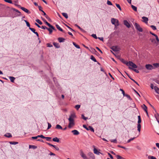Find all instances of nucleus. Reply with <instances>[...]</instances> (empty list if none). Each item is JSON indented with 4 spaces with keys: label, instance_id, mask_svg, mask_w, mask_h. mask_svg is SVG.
I'll use <instances>...</instances> for the list:
<instances>
[{
    "label": "nucleus",
    "instance_id": "37",
    "mask_svg": "<svg viewBox=\"0 0 159 159\" xmlns=\"http://www.w3.org/2000/svg\"><path fill=\"white\" fill-rule=\"evenodd\" d=\"M111 49L113 51H117V48H116V47H112L111 48Z\"/></svg>",
    "mask_w": 159,
    "mask_h": 159
},
{
    "label": "nucleus",
    "instance_id": "45",
    "mask_svg": "<svg viewBox=\"0 0 159 159\" xmlns=\"http://www.w3.org/2000/svg\"><path fill=\"white\" fill-rule=\"evenodd\" d=\"M91 36L94 38L95 39H97L98 38L96 35V34H92Z\"/></svg>",
    "mask_w": 159,
    "mask_h": 159
},
{
    "label": "nucleus",
    "instance_id": "28",
    "mask_svg": "<svg viewBox=\"0 0 159 159\" xmlns=\"http://www.w3.org/2000/svg\"><path fill=\"white\" fill-rule=\"evenodd\" d=\"M47 29L49 31V34H52V30H53V29L50 27L49 28H47Z\"/></svg>",
    "mask_w": 159,
    "mask_h": 159
},
{
    "label": "nucleus",
    "instance_id": "56",
    "mask_svg": "<svg viewBox=\"0 0 159 159\" xmlns=\"http://www.w3.org/2000/svg\"><path fill=\"white\" fill-rule=\"evenodd\" d=\"M46 143L50 146L53 147H54V145L51 144L47 142Z\"/></svg>",
    "mask_w": 159,
    "mask_h": 159
},
{
    "label": "nucleus",
    "instance_id": "22",
    "mask_svg": "<svg viewBox=\"0 0 159 159\" xmlns=\"http://www.w3.org/2000/svg\"><path fill=\"white\" fill-rule=\"evenodd\" d=\"M56 27L60 31L64 32L63 30L60 27V26L58 25H56Z\"/></svg>",
    "mask_w": 159,
    "mask_h": 159
},
{
    "label": "nucleus",
    "instance_id": "1",
    "mask_svg": "<svg viewBox=\"0 0 159 159\" xmlns=\"http://www.w3.org/2000/svg\"><path fill=\"white\" fill-rule=\"evenodd\" d=\"M125 63L127 66H129V69L133 70L137 73H139V71L138 70L134 69L137 68V66L135 64L133 63L132 61H129V62H128L126 61H125Z\"/></svg>",
    "mask_w": 159,
    "mask_h": 159
},
{
    "label": "nucleus",
    "instance_id": "17",
    "mask_svg": "<svg viewBox=\"0 0 159 159\" xmlns=\"http://www.w3.org/2000/svg\"><path fill=\"white\" fill-rule=\"evenodd\" d=\"M53 44L54 45V46L57 48H59L60 47L59 44L58 43L54 42L53 43Z\"/></svg>",
    "mask_w": 159,
    "mask_h": 159
},
{
    "label": "nucleus",
    "instance_id": "12",
    "mask_svg": "<svg viewBox=\"0 0 159 159\" xmlns=\"http://www.w3.org/2000/svg\"><path fill=\"white\" fill-rule=\"evenodd\" d=\"M141 107L144 110V111L146 112L147 115H148V113L147 111V106L144 104L141 106Z\"/></svg>",
    "mask_w": 159,
    "mask_h": 159
},
{
    "label": "nucleus",
    "instance_id": "23",
    "mask_svg": "<svg viewBox=\"0 0 159 159\" xmlns=\"http://www.w3.org/2000/svg\"><path fill=\"white\" fill-rule=\"evenodd\" d=\"M141 125L140 124H138L137 128L138 131L139 132L141 130Z\"/></svg>",
    "mask_w": 159,
    "mask_h": 159
},
{
    "label": "nucleus",
    "instance_id": "19",
    "mask_svg": "<svg viewBox=\"0 0 159 159\" xmlns=\"http://www.w3.org/2000/svg\"><path fill=\"white\" fill-rule=\"evenodd\" d=\"M87 130H90L93 132H94V130L93 128L91 126H89L87 128Z\"/></svg>",
    "mask_w": 159,
    "mask_h": 159
},
{
    "label": "nucleus",
    "instance_id": "21",
    "mask_svg": "<svg viewBox=\"0 0 159 159\" xmlns=\"http://www.w3.org/2000/svg\"><path fill=\"white\" fill-rule=\"evenodd\" d=\"M9 78L12 82H14L15 78L12 76H9Z\"/></svg>",
    "mask_w": 159,
    "mask_h": 159
},
{
    "label": "nucleus",
    "instance_id": "13",
    "mask_svg": "<svg viewBox=\"0 0 159 159\" xmlns=\"http://www.w3.org/2000/svg\"><path fill=\"white\" fill-rule=\"evenodd\" d=\"M142 19H143L142 21L143 22H144L146 24L148 23V18L146 17L145 16H143V17H142Z\"/></svg>",
    "mask_w": 159,
    "mask_h": 159
},
{
    "label": "nucleus",
    "instance_id": "46",
    "mask_svg": "<svg viewBox=\"0 0 159 159\" xmlns=\"http://www.w3.org/2000/svg\"><path fill=\"white\" fill-rule=\"evenodd\" d=\"M45 139H46V140L48 141H50L51 139V138L50 137H46Z\"/></svg>",
    "mask_w": 159,
    "mask_h": 159
},
{
    "label": "nucleus",
    "instance_id": "52",
    "mask_svg": "<svg viewBox=\"0 0 159 159\" xmlns=\"http://www.w3.org/2000/svg\"><path fill=\"white\" fill-rule=\"evenodd\" d=\"M5 1L6 2H8L10 3H12V1L11 0H5Z\"/></svg>",
    "mask_w": 159,
    "mask_h": 159
},
{
    "label": "nucleus",
    "instance_id": "8",
    "mask_svg": "<svg viewBox=\"0 0 159 159\" xmlns=\"http://www.w3.org/2000/svg\"><path fill=\"white\" fill-rule=\"evenodd\" d=\"M88 155L90 159H95L94 155L92 152H89L88 153Z\"/></svg>",
    "mask_w": 159,
    "mask_h": 159
},
{
    "label": "nucleus",
    "instance_id": "44",
    "mask_svg": "<svg viewBox=\"0 0 159 159\" xmlns=\"http://www.w3.org/2000/svg\"><path fill=\"white\" fill-rule=\"evenodd\" d=\"M82 118L84 120H86L88 119V118L85 117L83 114L82 115Z\"/></svg>",
    "mask_w": 159,
    "mask_h": 159
},
{
    "label": "nucleus",
    "instance_id": "63",
    "mask_svg": "<svg viewBox=\"0 0 159 159\" xmlns=\"http://www.w3.org/2000/svg\"><path fill=\"white\" fill-rule=\"evenodd\" d=\"M108 154L109 155V156L111 158V159L113 158V156L110 153H108Z\"/></svg>",
    "mask_w": 159,
    "mask_h": 159
},
{
    "label": "nucleus",
    "instance_id": "64",
    "mask_svg": "<svg viewBox=\"0 0 159 159\" xmlns=\"http://www.w3.org/2000/svg\"><path fill=\"white\" fill-rule=\"evenodd\" d=\"M117 159H120V158L122 159V157H121V156H120L119 155H117Z\"/></svg>",
    "mask_w": 159,
    "mask_h": 159
},
{
    "label": "nucleus",
    "instance_id": "31",
    "mask_svg": "<svg viewBox=\"0 0 159 159\" xmlns=\"http://www.w3.org/2000/svg\"><path fill=\"white\" fill-rule=\"evenodd\" d=\"M62 15L65 17L66 19L68 18V16L66 13H62Z\"/></svg>",
    "mask_w": 159,
    "mask_h": 159
},
{
    "label": "nucleus",
    "instance_id": "34",
    "mask_svg": "<svg viewBox=\"0 0 159 159\" xmlns=\"http://www.w3.org/2000/svg\"><path fill=\"white\" fill-rule=\"evenodd\" d=\"M9 143L10 144L13 145H16L18 143V142H10Z\"/></svg>",
    "mask_w": 159,
    "mask_h": 159
},
{
    "label": "nucleus",
    "instance_id": "48",
    "mask_svg": "<svg viewBox=\"0 0 159 159\" xmlns=\"http://www.w3.org/2000/svg\"><path fill=\"white\" fill-rule=\"evenodd\" d=\"M135 139V138L134 137V138H131L130 139H129L128 141H127V143H129V142H130L131 141H132V140H133L134 139Z\"/></svg>",
    "mask_w": 159,
    "mask_h": 159
},
{
    "label": "nucleus",
    "instance_id": "16",
    "mask_svg": "<svg viewBox=\"0 0 159 159\" xmlns=\"http://www.w3.org/2000/svg\"><path fill=\"white\" fill-rule=\"evenodd\" d=\"M4 136L7 138H11L12 137V135L10 133H7L4 135Z\"/></svg>",
    "mask_w": 159,
    "mask_h": 159
},
{
    "label": "nucleus",
    "instance_id": "54",
    "mask_svg": "<svg viewBox=\"0 0 159 159\" xmlns=\"http://www.w3.org/2000/svg\"><path fill=\"white\" fill-rule=\"evenodd\" d=\"M125 96L126 97L129 99H131V98L129 95H128V94H125Z\"/></svg>",
    "mask_w": 159,
    "mask_h": 159
},
{
    "label": "nucleus",
    "instance_id": "49",
    "mask_svg": "<svg viewBox=\"0 0 159 159\" xmlns=\"http://www.w3.org/2000/svg\"><path fill=\"white\" fill-rule=\"evenodd\" d=\"M116 7L118 8L120 10H121V8L120 5L119 4H116Z\"/></svg>",
    "mask_w": 159,
    "mask_h": 159
},
{
    "label": "nucleus",
    "instance_id": "59",
    "mask_svg": "<svg viewBox=\"0 0 159 159\" xmlns=\"http://www.w3.org/2000/svg\"><path fill=\"white\" fill-rule=\"evenodd\" d=\"M75 26L77 27L79 29H80V30H82V29H81L80 26H78L77 25V24H75Z\"/></svg>",
    "mask_w": 159,
    "mask_h": 159
},
{
    "label": "nucleus",
    "instance_id": "51",
    "mask_svg": "<svg viewBox=\"0 0 159 159\" xmlns=\"http://www.w3.org/2000/svg\"><path fill=\"white\" fill-rule=\"evenodd\" d=\"M48 127L47 129H49L51 127V125L50 123H48Z\"/></svg>",
    "mask_w": 159,
    "mask_h": 159
},
{
    "label": "nucleus",
    "instance_id": "47",
    "mask_svg": "<svg viewBox=\"0 0 159 159\" xmlns=\"http://www.w3.org/2000/svg\"><path fill=\"white\" fill-rule=\"evenodd\" d=\"M107 4L109 5H112V3L109 1L108 0L107 2Z\"/></svg>",
    "mask_w": 159,
    "mask_h": 159
},
{
    "label": "nucleus",
    "instance_id": "57",
    "mask_svg": "<svg viewBox=\"0 0 159 159\" xmlns=\"http://www.w3.org/2000/svg\"><path fill=\"white\" fill-rule=\"evenodd\" d=\"M57 150L58 151L59 149V148L57 146H56L55 145L54 146V147H53Z\"/></svg>",
    "mask_w": 159,
    "mask_h": 159
},
{
    "label": "nucleus",
    "instance_id": "3",
    "mask_svg": "<svg viewBox=\"0 0 159 159\" xmlns=\"http://www.w3.org/2000/svg\"><path fill=\"white\" fill-rule=\"evenodd\" d=\"M111 23L113 25H114L116 26H118L119 25V20L116 19L111 18Z\"/></svg>",
    "mask_w": 159,
    "mask_h": 159
},
{
    "label": "nucleus",
    "instance_id": "25",
    "mask_svg": "<svg viewBox=\"0 0 159 159\" xmlns=\"http://www.w3.org/2000/svg\"><path fill=\"white\" fill-rule=\"evenodd\" d=\"M56 128L57 129H62V127L59 125H57L56 127Z\"/></svg>",
    "mask_w": 159,
    "mask_h": 159
},
{
    "label": "nucleus",
    "instance_id": "58",
    "mask_svg": "<svg viewBox=\"0 0 159 159\" xmlns=\"http://www.w3.org/2000/svg\"><path fill=\"white\" fill-rule=\"evenodd\" d=\"M47 46L48 47H51L52 46V45L49 43L47 44Z\"/></svg>",
    "mask_w": 159,
    "mask_h": 159
},
{
    "label": "nucleus",
    "instance_id": "29",
    "mask_svg": "<svg viewBox=\"0 0 159 159\" xmlns=\"http://www.w3.org/2000/svg\"><path fill=\"white\" fill-rule=\"evenodd\" d=\"M138 124H140V123L141 122V120L140 116H138Z\"/></svg>",
    "mask_w": 159,
    "mask_h": 159
},
{
    "label": "nucleus",
    "instance_id": "43",
    "mask_svg": "<svg viewBox=\"0 0 159 159\" xmlns=\"http://www.w3.org/2000/svg\"><path fill=\"white\" fill-rule=\"evenodd\" d=\"M38 137H39V138H41L42 139H45V138H46V137L43 135H38Z\"/></svg>",
    "mask_w": 159,
    "mask_h": 159
},
{
    "label": "nucleus",
    "instance_id": "35",
    "mask_svg": "<svg viewBox=\"0 0 159 159\" xmlns=\"http://www.w3.org/2000/svg\"><path fill=\"white\" fill-rule=\"evenodd\" d=\"M24 21L26 23L27 26L29 28L30 27V25L29 22H28L26 20H24Z\"/></svg>",
    "mask_w": 159,
    "mask_h": 159
},
{
    "label": "nucleus",
    "instance_id": "39",
    "mask_svg": "<svg viewBox=\"0 0 159 159\" xmlns=\"http://www.w3.org/2000/svg\"><path fill=\"white\" fill-rule=\"evenodd\" d=\"M80 105H76L75 106V108L77 109V110H78L80 108Z\"/></svg>",
    "mask_w": 159,
    "mask_h": 159
},
{
    "label": "nucleus",
    "instance_id": "55",
    "mask_svg": "<svg viewBox=\"0 0 159 159\" xmlns=\"http://www.w3.org/2000/svg\"><path fill=\"white\" fill-rule=\"evenodd\" d=\"M38 138H39V137H38V135L36 136L32 137H31V139H37Z\"/></svg>",
    "mask_w": 159,
    "mask_h": 159
},
{
    "label": "nucleus",
    "instance_id": "6",
    "mask_svg": "<svg viewBox=\"0 0 159 159\" xmlns=\"http://www.w3.org/2000/svg\"><path fill=\"white\" fill-rule=\"evenodd\" d=\"M80 155L81 157L84 159H88L86 155L84 153L82 150L80 151Z\"/></svg>",
    "mask_w": 159,
    "mask_h": 159
},
{
    "label": "nucleus",
    "instance_id": "27",
    "mask_svg": "<svg viewBox=\"0 0 159 159\" xmlns=\"http://www.w3.org/2000/svg\"><path fill=\"white\" fill-rule=\"evenodd\" d=\"M90 58L91 59L93 60V61H94V62H97V60H96V59L93 56V55H91V57H90Z\"/></svg>",
    "mask_w": 159,
    "mask_h": 159
},
{
    "label": "nucleus",
    "instance_id": "7",
    "mask_svg": "<svg viewBox=\"0 0 159 159\" xmlns=\"http://www.w3.org/2000/svg\"><path fill=\"white\" fill-rule=\"evenodd\" d=\"M146 68L148 70H152L154 69L153 66L150 64H147L145 66Z\"/></svg>",
    "mask_w": 159,
    "mask_h": 159
},
{
    "label": "nucleus",
    "instance_id": "62",
    "mask_svg": "<svg viewBox=\"0 0 159 159\" xmlns=\"http://www.w3.org/2000/svg\"><path fill=\"white\" fill-rule=\"evenodd\" d=\"M96 48L98 49L100 52L102 53V51L98 47H96Z\"/></svg>",
    "mask_w": 159,
    "mask_h": 159
},
{
    "label": "nucleus",
    "instance_id": "26",
    "mask_svg": "<svg viewBox=\"0 0 159 159\" xmlns=\"http://www.w3.org/2000/svg\"><path fill=\"white\" fill-rule=\"evenodd\" d=\"M29 148H32L34 149H35L37 148V147L35 145H30Z\"/></svg>",
    "mask_w": 159,
    "mask_h": 159
},
{
    "label": "nucleus",
    "instance_id": "42",
    "mask_svg": "<svg viewBox=\"0 0 159 159\" xmlns=\"http://www.w3.org/2000/svg\"><path fill=\"white\" fill-rule=\"evenodd\" d=\"M29 29L34 33L35 32V30L34 28L30 27Z\"/></svg>",
    "mask_w": 159,
    "mask_h": 159
},
{
    "label": "nucleus",
    "instance_id": "5",
    "mask_svg": "<svg viewBox=\"0 0 159 159\" xmlns=\"http://www.w3.org/2000/svg\"><path fill=\"white\" fill-rule=\"evenodd\" d=\"M42 20L47 25H48L49 27L52 28L53 30H56V29L52 25L50 24L49 23H48L46 20L44 19H43Z\"/></svg>",
    "mask_w": 159,
    "mask_h": 159
},
{
    "label": "nucleus",
    "instance_id": "15",
    "mask_svg": "<svg viewBox=\"0 0 159 159\" xmlns=\"http://www.w3.org/2000/svg\"><path fill=\"white\" fill-rule=\"evenodd\" d=\"M58 41L60 43L63 42L65 41V39L61 37L58 38Z\"/></svg>",
    "mask_w": 159,
    "mask_h": 159
},
{
    "label": "nucleus",
    "instance_id": "32",
    "mask_svg": "<svg viewBox=\"0 0 159 159\" xmlns=\"http://www.w3.org/2000/svg\"><path fill=\"white\" fill-rule=\"evenodd\" d=\"M131 7L135 11H137V8L135 6L133 5H131Z\"/></svg>",
    "mask_w": 159,
    "mask_h": 159
},
{
    "label": "nucleus",
    "instance_id": "14",
    "mask_svg": "<svg viewBox=\"0 0 159 159\" xmlns=\"http://www.w3.org/2000/svg\"><path fill=\"white\" fill-rule=\"evenodd\" d=\"M72 133L74 135H78L80 133L76 130H74L72 131Z\"/></svg>",
    "mask_w": 159,
    "mask_h": 159
},
{
    "label": "nucleus",
    "instance_id": "60",
    "mask_svg": "<svg viewBox=\"0 0 159 159\" xmlns=\"http://www.w3.org/2000/svg\"><path fill=\"white\" fill-rule=\"evenodd\" d=\"M129 78H130L129 77ZM132 81H133L135 83L137 84L138 85H139V84H138V83L136 82L134 80H133V79H131L130 78Z\"/></svg>",
    "mask_w": 159,
    "mask_h": 159
},
{
    "label": "nucleus",
    "instance_id": "50",
    "mask_svg": "<svg viewBox=\"0 0 159 159\" xmlns=\"http://www.w3.org/2000/svg\"><path fill=\"white\" fill-rule=\"evenodd\" d=\"M120 90L122 92V93L123 94V96H125V92L124 91V90L122 89H120Z\"/></svg>",
    "mask_w": 159,
    "mask_h": 159
},
{
    "label": "nucleus",
    "instance_id": "24",
    "mask_svg": "<svg viewBox=\"0 0 159 159\" xmlns=\"http://www.w3.org/2000/svg\"><path fill=\"white\" fill-rule=\"evenodd\" d=\"M155 117L157 120H159V115L157 113L155 114Z\"/></svg>",
    "mask_w": 159,
    "mask_h": 159
},
{
    "label": "nucleus",
    "instance_id": "9",
    "mask_svg": "<svg viewBox=\"0 0 159 159\" xmlns=\"http://www.w3.org/2000/svg\"><path fill=\"white\" fill-rule=\"evenodd\" d=\"M93 147L94 148L93 152L95 154H96L98 155H99L100 154H102V153H101V152H98V151L97 149L95 148V146H93Z\"/></svg>",
    "mask_w": 159,
    "mask_h": 159
},
{
    "label": "nucleus",
    "instance_id": "41",
    "mask_svg": "<svg viewBox=\"0 0 159 159\" xmlns=\"http://www.w3.org/2000/svg\"><path fill=\"white\" fill-rule=\"evenodd\" d=\"M150 27L153 30H155L157 29V28L156 27L153 25H152L150 26Z\"/></svg>",
    "mask_w": 159,
    "mask_h": 159
},
{
    "label": "nucleus",
    "instance_id": "18",
    "mask_svg": "<svg viewBox=\"0 0 159 159\" xmlns=\"http://www.w3.org/2000/svg\"><path fill=\"white\" fill-rule=\"evenodd\" d=\"M52 141L54 142H57V143H59L60 142V140L57 137H55L53 138L52 139Z\"/></svg>",
    "mask_w": 159,
    "mask_h": 159
},
{
    "label": "nucleus",
    "instance_id": "30",
    "mask_svg": "<svg viewBox=\"0 0 159 159\" xmlns=\"http://www.w3.org/2000/svg\"><path fill=\"white\" fill-rule=\"evenodd\" d=\"M148 159H157L155 157L151 156H149L148 157Z\"/></svg>",
    "mask_w": 159,
    "mask_h": 159
},
{
    "label": "nucleus",
    "instance_id": "36",
    "mask_svg": "<svg viewBox=\"0 0 159 159\" xmlns=\"http://www.w3.org/2000/svg\"><path fill=\"white\" fill-rule=\"evenodd\" d=\"M36 21L40 25H42V22L39 19L36 20Z\"/></svg>",
    "mask_w": 159,
    "mask_h": 159
},
{
    "label": "nucleus",
    "instance_id": "4",
    "mask_svg": "<svg viewBox=\"0 0 159 159\" xmlns=\"http://www.w3.org/2000/svg\"><path fill=\"white\" fill-rule=\"evenodd\" d=\"M134 26L136 29L138 31L140 32H142L143 31V29L140 26L139 24L137 23H135L134 24Z\"/></svg>",
    "mask_w": 159,
    "mask_h": 159
},
{
    "label": "nucleus",
    "instance_id": "11",
    "mask_svg": "<svg viewBox=\"0 0 159 159\" xmlns=\"http://www.w3.org/2000/svg\"><path fill=\"white\" fill-rule=\"evenodd\" d=\"M124 24L125 25L126 27L128 28H130V25L129 23L128 22V21L126 20H124Z\"/></svg>",
    "mask_w": 159,
    "mask_h": 159
},
{
    "label": "nucleus",
    "instance_id": "61",
    "mask_svg": "<svg viewBox=\"0 0 159 159\" xmlns=\"http://www.w3.org/2000/svg\"><path fill=\"white\" fill-rule=\"evenodd\" d=\"M156 39L157 41L158 42H159V39L158 38L157 35H156L155 36Z\"/></svg>",
    "mask_w": 159,
    "mask_h": 159
},
{
    "label": "nucleus",
    "instance_id": "40",
    "mask_svg": "<svg viewBox=\"0 0 159 159\" xmlns=\"http://www.w3.org/2000/svg\"><path fill=\"white\" fill-rule=\"evenodd\" d=\"M153 66H154L156 67H159V63H154L153 64Z\"/></svg>",
    "mask_w": 159,
    "mask_h": 159
},
{
    "label": "nucleus",
    "instance_id": "20",
    "mask_svg": "<svg viewBox=\"0 0 159 159\" xmlns=\"http://www.w3.org/2000/svg\"><path fill=\"white\" fill-rule=\"evenodd\" d=\"M154 89L155 92L158 94H159V89L157 86H155L154 87Z\"/></svg>",
    "mask_w": 159,
    "mask_h": 159
},
{
    "label": "nucleus",
    "instance_id": "53",
    "mask_svg": "<svg viewBox=\"0 0 159 159\" xmlns=\"http://www.w3.org/2000/svg\"><path fill=\"white\" fill-rule=\"evenodd\" d=\"M41 28L43 29H47V27L45 26H42L40 27Z\"/></svg>",
    "mask_w": 159,
    "mask_h": 159
},
{
    "label": "nucleus",
    "instance_id": "2",
    "mask_svg": "<svg viewBox=\"0 0 159 159\" xmlns=\"http://www.w3.org/2000/svg\"><path fill=\"white\" fill-rule=\"evenodd\" d=\"M75 117V114H71L68 119L69 122L68 127L69 128H71L75 125V123L74 119Z\"/></svg>",
    "mask_w": 159,
    "mask_h": 159
},
{
    "label": "nucleus",
    "instance_id": "10",
    "mask_svg": "<svg viewBox=\"0 0 159 159\" xmlns=\"http://www.w3.org/2000/svg\"><path fill=\"white\" fill-rule=\"evenodd\" d=\"M19 6L20 7V8L23 11H25L26 13H28V14L30 13V11H29V10L28 9H26V8H25V7H21L20 6Z\"/></svg>",
    "mask_w": 159,
    "mask_h": 159
},
{
    "label": "nucleus",
    "instance_id": "33",
    "mask_svg": "<svg viewBox=\"0 0 159 159\" xmlns=\"http://www.w3.org/2000/svg\"><path fill=\"white\" fill-rule=\"evenodd\" d=\"M73 44L77 48H80V47L79 45L76 44V43L75 42H73Z\"/></svg>",
    "mask_w": 159,
    "mask_h": 159
},
{
    "label": "nucleus",
    "instance_id": "38",
    "mask_svg": "<svg viewBox=\"0 0 159 159\" xmlns=\"http://www.w3.org/2000/svg\"><path fill=\"white\" fill-rule=\"evenodd\" d=\"M110 141L111 142L116 143L117 142V140L116 139H111L110 140Z\"/></svg>",
    "mask_w": 159,
    "mask_h": 159
}]
</instances>
